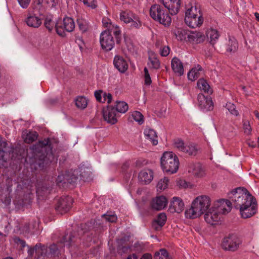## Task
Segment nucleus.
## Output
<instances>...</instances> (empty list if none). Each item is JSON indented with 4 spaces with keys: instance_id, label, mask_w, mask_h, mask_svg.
Wrapping results in <instances>:
<instances>
[{
    "instance_id": "f257e3e1",
    "label": "nucleus",
    "mask_w": 259,
    "mask_h": 259,
    "mask_svg": "<svg viewBox=\"0 0 259 259\" xmlns=\"http://www.w3.org/2000/svg\"><path fill=\"white\" fill-rule=\"evenodd\" d=\"M230 200L221 199L214 203L213 209H208L210 206L209 197L201 195L197 197L192 202L191 207L185 211L187 218L195 219L205 213L204 220L212 225L220 220L219 214H225L230 211L232 201L236 209H239L242 218H249L254 215L257 210L256 199L244 188L238 187L229 193Z\"/></svg>"
},
{
    "instance_id": "f03ea898",
    "label": "nucleus",
    "mask_w": 259,
    "mask_h": 259,
    "mask_svg": "<svg viewBox=\"0 0 259 259\" xmlns=\"http://www.w3.org/2000/svg\"><path fill=\"white\" fill-rule=\"evenodd\" d=\"M91 172L89 167L81 166L78 169H70L65 171V174H60L58 176L56 182L59 187L65 188L68 184L74 185L79 177L84 181L90 179Z\"/></svg>"
},
{
    "instance_id": "7ed1b4c3",
    "label": "nucleus",
    "mask_w": 259,
    "mask_h": 259,
    "mask_svg": "<svg viewBox=\"0 0 259 259\" xmlns=\"http://www.w3.org/2000/svg\"><path fill=\"white\" fill-rule=\"evenodd\" d=\"M80 243V237L76 236L75 232H71L69 234H65L57 243L53 244L49 248L48 257L58 255L59 253V248L67 246L71 254L78 255L77 250Z\"/></svg>"
},
{
    "instance_id": "20e7f679",
    "label": "nucleus",
    "mask_w": 259,
    "mask_h": 259,
    "mask_svg": "<svg viewBox=\"0 0 259 259\" xmlns=\"http://www.w3.org/2000/svg\"><path fill=\"white\" fill-rule=\"evenodd\" d=\"M117 219V216L114 213L107 212L103 214L100 219L94 221H92L88 223L81 225V229L83 233L91 230L94 225H95V227L99 228L100 230L104 229V228L107 227V223H114Z\"/></svg>"
},
{
    "instance_id": "39448f33",
    "label": "nucleus",
    "mask_w": 259,
    "mask_h": 259,
    "mask_svg": "<svg viewBox=\"0 0 259 259\" xmlns=\"http://www.w3.org/2000/svg\"><path fill=\"white\" fill-rule=\"evenodd\" d=\"M57 143L54 139H47L39 142L38 150L36 154V158L41 162H47L49 158L48 157L53 154V149L57 146Z\"/></svg>"
},
{
    "instance_id": "423d86ee",
    "label": "nucleus",
    "mask_w": 259,
    "mask_h": 259,
    "mask_svg": "<svg viewBox=\"0 0 259 259\" xmlns=\"http://www.w3.org/2000/svg\"><path fill=\"white\" fill-rule=\"evenodd\" d=\"M168 10H164L160 5L155 4L151 6L150 15L154 20L165 26H169L171 19L168 13Z\"/></svg>"
},
{
    "instance_id": "0eeeda50",
    "label": "nucleus",
    "mask_w": 259,
    "mask_h": 259,
    "mask_svg": "<svg viewBox=\"0 0 259 259\" xmlns=\"http://www.w3.org/2000/svg\"><path fill=\"white\" fill-rule=\"evenodd\" d=\"M241 243V238L236 234H232L224 238L222 247L226 250L234 251L238 249Z\"/></svg>"
},
{
    "instance_id": "6e6552de",
    "label": "nucleus",
    "mask_w": 259,
    "mask_h": 259,
    "mask_svg": "<svg viewBox=\"0 0 259 259\" xmlns=\"http://www.w3.org/2000/svg\"><path fill=\"white\" fill-rule=\"evenodd\" d=\"M112 30L108 29L103 31L100 37V41L102 48L106 51L111 50L114 46L115 42L111 34Z\"/></svg>"
},
{
    "instance_id": "1a4fd4ad",
    "label": "nucleus",
    "mask_w": 259,
    "mask_h": 259,
    "mask_svg": "<svg viewBox=\"0 0 259 259\" xmlns=\"http://www.w3.org/2000/svg\"><path fill=\"white\" fill-rule=\"evenodd\" d=\"M73 199L69 196H62L57 201L55 205L56 211L61 214L68 212L72 206Z\"/></svg>"
},
{
    "instance_id": "9d476101",
    "label": "nucleus",
    "mask_w": 259,
    "mask_h": 259,
    "mask_svg": "<svg viewBox=\"0 0 259 259\" xmlns=\"http://www.w3.org/2000/svg\"><path fill=\"white\" fill-rule=\"evenodd\" d=\"M44 25L49 31H51L54 27H55L56 32L59 35L64 36L65 35L64 29L62 28V23H59V22H55L53 20L52 15H49L46 16Z\"/></svg>"
},
{
    "instance_id": "9b49d317",
    "label": "nucleus",
    "mask_w": 259,
    "mask_h": 259,
    "mask_svg": "<svg viewBox=\"0 0 259 259\" xmlns=\"http://www.w3.org/2000/svg\"><path fill=\"white\" fill-rule=\"evenodd\" d=\"M104 119L108 123L114 124L117 122V114L115 107L112 106H108L103 109Z\"/></svg>"
},
{
    "instance_id": "f8f14e48",
    "label": "nucleus",
    "mask_w": 259,
    "mask_h": 259,
    "mask_svg": "<svg viewBox=\"0 0 259 259\" xmlns=\"http://www.w3.org/2000/svg\"><path fill=\"white\" fill-rule=\"evenodd\" d=\"M120 20L125 23L132 22V26L138 28L140 26L139 21L137 19L135 15L130 11H122L120 14Z\"/></svg>"
},
{
    "instance_id": "ddd939ff",
    "label": "nucleus",
    "mask_w": 259,
    "mask_h": 259,
    "mask_svg": "<svg viewBox=\"0 0 259 259\" xmlns=\"http://www.w3.org/2000/svg\"><path fill=\"white\" fill-rule=\"evenodd\" d=\"M164 7L168 10L171 15L177 14L181 6V0H159Z\"/></svg>"
},
{
    "instance_id": "4468645a",
    "label": "nucleus",
    "mask_w": 259,
    "mask_h": 259,
    "mask_svg": "<svg viewBox=\"0 0 259 259\" xmlns=\"http://www.w3.org/2000/svg\"><path fill=\"white\" fill-rule=\"evenodd\" d=\"M199 106L202 109L206 111L212 110L213 108V104L210 97L205 96L202 94H199L197 97Z\"/></svg>"
},
{
    "instance_id": "2eb2a0df",
    "label": "nucleus",
    "mask_w": 259,
    "mask_h": 259,
    "mask_svg": "<svg viewBox=\"0 0 259 259\" xmlns=\"http://www.w3.org/2000/svg\"><path fill=\"white\" fill-rule=\"evenodd\" d=\"M188 170L189 173L197 177H202L205 174V170L201 163H192Z\"/></svg>"
},
{
    "instance_id": "dca6fc26",
    "label": "nucleus",
    "mask_w": 259,
    "mask_h": 259,
    "mask_svg": "<svg viewBox=\"0 0 259 259\" xmlns=\"http://www.w3.org/2000/svg\"><path fill=\"white\" fill-rule=\"evenodd\" d=\"M167 204V200L165 196H159L153 198L151 202L153 209L159 210L163 209Z\"/></svg>"
},
{
    "instance_id": "f3484780",
    "label": "nucleus",
    "mask_w": 259,
    "mask_h": 259,
    "mask_svg": "<svg viewBox=\"0 0 259 259\" xmlns=\"http://www.w3.org/2000/svg\"><path fill=\"white\" fill-rule=\"evenodd\" d=\"M186 24L191 28H196L201 26L203 22L202 15L199 16H187L185 18Z\"/></svg>"
},
{
    "instance_id": "a211bd4d",
    "label": "nucleus",
    "mask_w": 259,
    "mask_h": 259,
    "mask_svg": "<svg viewBox=\"0 0 259 259\" xmlns=\"http://www.w3.org/2000/svg\"><path fill=\"white\" fill-rule=\"evenodd\" d=\"M117 252L121 255L125 253H129L132 252L131 246H130L128 241L124 239H120L117 240Z\"/></svg>"
},
{
    "instance_id": "6ab92c4d",
    "label": "nucleus",
    "mask_w": 259,
    "mask_h": 259,
    "mask_svg": "<svg viewBox=\"0 0 259 259\" xmlns=\"http://www.w3.org/2000/svg\"><path fill=\"white\" fill-rule=\"evenodd\" d=\"M169 208L172 212L180 213L184 208V203L179 197H174L170 201Z\"/></svg>"
},
{
    "instance_id": "aec40b11",
    "label": "nucleus",
    "mask_w": 259,
    "mask_h": 259,
    "mask_svg": "<svg viewBox=\"0 0 259 259\" xmlns=\"http://www.w3.org/2000/svg\"><path fill=\"white\" fill-rule=\"evenodd\" d=\"M113 63L115 67L121 73H124L128 68L126 60L121 56H115Z\"/></svg>"
},
{
    "instance_id": "412c9836",
    "label": "nucleus",
    "mask_w": 259,
    "mask_h": 259,
    "mask_svg": "<svg viewBox=\"0 0 259 259\" xmlns=\"http://www.w3.org/2000/svg\"><path fill=\"white\" fill-rule=\"evenodd\" d=\"M161 167L166 174H173L177 172L179 163H160Z\"/></svg>"
},
{
    "instance_id": "4be33fe9",
    "label": "nucleus",
    "mask_w": 259,
    "mask_h": 259,
    "mask_svg": "<svg viewBox=\"0 0 259 259\" xmlns=\"http://www.w3.org/2000/svg\"><path fill=\"white\" fill-rule=\"evenodd\" d=\"M166 221V216L164 213H160L152 222V227L156 231L160 230Z\"/></svg>"
},
{
    "instance_id": "5701e85b",
    "label": "nucleus",
    "mask_w": 259,
    "mask_h": 259,
    "mask_svg": "<svg viewBox=\"0 0 259 259\" xmlns=\"http://www.w3.org/2000/svg\"><path fill=\"white\" fill-rule=\"evenodd\" d=\"M27 25L32 28H38L42 24L41 19L35 15L30 14L25 20Z\"/></svg>"
},
{
    "instance_id": "b1692460",
    "label": "nucleus",
    "mask_w": 259,
    "mask_h": 259,
    "mask_svg": "<svg viewBox=\"0 0 259 259\" xmlns=\"http://www.w3.org/2000/svg\"><path fill=\"white\" fill-rule=\"evenodd\" d=\"M171 68L173 71L179 75L184 74V67L183 63L177 57L172 58L171 61Z\"/></svg>"
},
{
    "instance_id": "393cba45",
    "label": "nucleus",
    "mask_w": 259,
    "mask_h": 259,
    "mask_svg": "<svg viewBox=\"0 0 259 259\" xmlns=\"http://www.w3.org/2000/svg\"><path fill=\"white\" fill-rule=\"evenodd\" d=\"M38 137L37 132L35 131H28L25 130L23 132L22 138L26 143H31L36 140Z\"/></svg>"
},
{
    "instance_id": "a878e982",
    "label": "nucleus",
    "mask_w": 259,
    "mask_h": 259,
    "mask_svg": "<svg viewBox=\"0 0 259 259\" xmlns=\"http://www.w3.org/2000/svg\"><path fill=\"white\" fill-rule=\"evenodd\" d=\"M139 177L146 184H149L153 178V171L150 169H144L140 172Z\"/></svg>"
},
{
    "instance_id": "bb28decb",
    "label": "nucleus",
    "mask_w": 259,
    "mask_h": 259,
    "mask_svg": "<svg viewBox=\"0 0 259 259\" xmlns=\"http://www.w3.org/2000/svg\"><path fill=\"white\" fill-rule=\"evenodd\" d=\"M35 257L37 259L44 257L45 256L48 257V250L47 247L41 244H36L35 245Z\"/></svg>"
},
{
    "instance_id": "cd10ccee",
    "label": "nucleus",
    "mask_w": 259,
    "mask_h": 259,
    "mask_svg": "<svg viewBox=\"0 0 259 259\" xmlns=\"http://www.w3.org/2000/svg\"><path fill=\"white\" fill-rule=\"evenodd\" d=\"M188 38L191 42L199 44L203 41L204 35L200 32H191V34L188 35Z\"/></svg>"
},
{
    "instance_id": "c85d7f7f",
    "label": "nucleus",
    "mask_w": 259,
    "mask_h": 259,
    "mask_svg": "<svg viewBox=\"0 0 259 259\" xmlns=\"http://www.w3.org/2000/svg\"><path fill=\"white\" fill-rule=\"evenodd\" d=\"M144 135L147 139L150 140L153 145H156L158 144V137L154 130L151 128H145Z\"/></svg>"
},
{
    "instance_id": "c756f323",
    "label": "nucleus",
    "mask_w": 259,
    "mask_h": 259,
    "mask_svg": "<svg viewBox=\"0 0 259 259\" xmlns=\"http://www.w3.org/2000/svg\"><path fill=\"white\" fill-rule=\"evenodd\" d=\"M179 162V158L175 153L171 151L164 152L160 158V162Z\"/></svg>"
},
{
    "instance_id": "7c9ffc66",
    "label": "nucleus",
    "mask_w": 259,
    "mask_h": 259,
    "mask_svg": "<svg viewBox=\"0 0 259 259\" xmlns=\"http://www.w3.org/2000/svg\"><path fill=\"white\" fill-rule=\"evenodd\" d=\"M62 28L67 32H72L75 28V24L73 20L70 17H65L63 21Z\"/></svg>"
},
{
    "instance_id": "2f4dec72",
    "label": "nucleus",
    "mask_w": 259,
    "mask_h": 259,
    "mask_svg": "<svg viewBox=\"0 0 259 259\" xmlns=\"http://www.w3.org/2000/svg\"><path fill=\"white\" fill-rule=\"evenodd\" d=\"M238 48V41L234 37L230 36L227 45V51L230 53L236 52Z\"/></svg>"
},
{
    "instance_id": "473e14b6",
    "label": "nucleus",
    "mask_w": 259,
    "mask_h": 259,
    "mask_svg": "<svg viewBox=\"0 0 259 259\" xmlns=\"http://www.w3.org/2000/svg\"><path fill=\"white\" fill-rule=\"evenodd\" d=\"M199 150V148L196 145L190 144L185 146L183 152L189 156H196Z\"/></svg>"
},
{
    "instance_id": "72a5a7b5",
    "label": "nucleus",
    "mask_w": 259,
    "mask_h": 259,
    "mask_svg": "<svg viewBox=\"0 0 259 259\" xmlns=\"http://www.w3.org/2000/svg\"><path fill=\"white\" fill-rule=\"evenodd\" d=\"M202 67L198 65L197 67L193 68L188 73V78L192 81L197 79L200 75V71H202Z\"/></svg>"
},
{
    "instance_id": "f704fd0d",
    "label": "nucleus",
    "mask_w": 259,
    "mask_h": 259,
    "mask_svg": "<svg viewBox=\"0 0 259 259\" xmlns=\"http://www.w3.org/2000/svg\"><path fill=\"white\" fill-rule=\"evenodd\" d=\"M206 35L209 39V42L212 45H214L219 37V34L216 29H210L206 32Z\"/></svg>"
},
{
    "instance_id": "c9c22d12",
    "label": "nucleus",
    "mask_w": 259,
    "mask_h": 259,
    "mask_svg": "<svg viewBox=\"0 0 259 259\" xmlns=\"http://www.w3.org/2000/svg\"><path fill=\"white\" fill-rule=\"evenodd\" d=\"M197 85L201 90L203 91L205 93H207V94L212 93V90L209 85L203 78L199 79L197 82Z\"/></svg>"
},
{
    "instance_id": "e433bc0d",
    "label": "nucleus",
    "mask_w": 259,
    "mask_h": 259,
    "mask_svg": "<svg viewBox=\"0 0 259 259\" xmlns=\"http://www.w3.org/2000/svg\"><path fill=\"white\" fill-rule=\"evenodd\" d=\"M153 259H172L168 252L165 249H160L156 251Z\"/></svg>"
},
{
    "instance_id": "4c0bfd02",
    "label": "nucleus",
    "mask_w": 259,
    "mask_h": 259,
    "mask_svg": "<svg viewBox=\"0 0 259 259\" xmlns=\"http://www.w3.org/2000/svg\"><path fill=\"white\" fill-rule=\"evenodd\" d=\"M128 108V105L124 101L116 102V107L115 108L116 112L124 113L126 112Z\"/></svg>"
},
{
    "instance_id": "58836bf2",
    "label": "nucleus",
    "mask_w": 259,
    "mask_h": 259,
    "mask_svg": "<svg viewBox=\"0 0 259 259\" xmlns=\"http://www.w3.org/2000/svg\"><path fill=\"white\" fill-rule=\"evenodd\" d=\"M200 15H202L200 13V10L199 8H198L196 5L194 6H191L190 8H189L186 12L185 17L187 16H199Z\"/></svg>"
},
{
    "instance_id": "ea45409f",
    "label": "nucleus",
    "mask_w": 259,
    "mask_h": 259,
    "mask_svg": "<svg viewBox=\"0 0 259 259\" xmlns=\"http://www.w3.org/2000/svg\"><path fill=\"white\" fill-rule=\"evenodd\" d=\"M175 35L178 40H183L188 37L189 34L187 30L182 28H179L175 31Z\"/></svg>"
},
{
    "instance_id": "a19ab883",
    "label": "nucleus",
    "mask_w": 259,
    "mask_h": 259,
    "mask_svg": "<svg viewBox=\"0 0 259 259\" xmlns=\"http://www.w3.org/2000/svg\"><path fill=\"white\" fill-rule=\"evenodd\" d=\"M75 105L78 108L83 109L85 108L88 105L87 99L82 96L78 97L75 99Z\"/></svg>"
},
{
    "instance_id": "79ce46f5",
    "label": "nucleus",
    "mask_w": 259,
    "mask_h": 259,
    "mask_svg": "<svg viewBox=\"0 0 259 259\" xmlns=\"http://www.w3.org/2000/svg\"><path fill=\"white\" fill-rule=\"evenodd\" d=\"M132 252L134 253H139L143 251L145 248V245L143 242H137L133 246H131Z\"/></svg>"
},
{
    "instance_id": "37998d69",
    "label": "nucleus",
    "mask_w": 259,
    "mask_h": 259,
    "mask_svg": "<svg viewBox=\"0 0 259 259\" xmlns=\"http://www.w3.org/2000/svg\"><path fill=\"white\" fill-rule=\"evenodd\" d=\"M169 180L167 178L164 177L163 179L160 180L157 185L158 190L162 191L165 189L167 186Z\"/></svg>"
},
{
    "instance_id": "c03bdc74",
    "label": "nucleus",
    "mask_w": 259,
    "mask_h": 259,
    "mask_svg": "<svg viewBox=\"0 0 259 259\" xmlns=\"http://www.w3.org/2000/svg\"><path fill=\"white\" fill-rule=\"evenodd\" d=\"M51 190L49 187L43 186L41 188L38 187L36 190V193L38 196L42 197H46L48 194L50 193Z\"/></svg>"
},
{
    "instance_id": "a18cd8bd",
    "label": "nucleus",
    "mask_w": 259,
    "mask_h": 259,
    "mask_svg": "<svg viewBox=\"0 0 259 259\" xmlns=\"http://www.w3.org/2000/svg\"><path fill=\"white\" fill-rule=\"evenodd\" d=\"M132 116L133 119L137 122H138L140 124H141L143 123V115L142 114L141 112L138 111H135L132 113Z\"/></svg>"
},
{
    "instance_id": "49530a36",
    "label": "nucleus",
    "mask_w": 259,
    "mask_h": 259,
    "mask_svg": "<svg viewBox=\"0 0 259 259\" xmlns=\"http://www.w3.org/2000/svg\"><path fill=\"white\" fill-rule=\"evenodd\" d=\"M77 23L79 29L83 32H85L88 30V26L87 21L83 19H78Z\"/></svg>"
},
{
    "instance_id": "de8ad7c7",
    "label": "nucleus",
    "mask_w": 259,
    "mask_h": 259,
    "mask_svg": "<svg viewBox=\"0 0 259 259\" xmlns=\"http://www.w3.org/2000/svg\"><path fill=\"white\" fill-rule=\"evenodd\" d=\"M174 145L175 148H177L178 150L184 152L185 146L183 140L179 139L175 140Z\"/></svg>"
},
{
    "instance_id": "09e8293b",
    "label": "nucleus",
    "mask_w": 259,
    "mask_h": 259,
    "mask_svg": "<svg viewBox=\"0 0 259 259\" xmlns=\"http://www.w3.org/2000/svg\"><path fill=\"white\" fill-rule=\"evenodd\" d=\"M110 30H112V32H113L114 35H115L117 44H120L121 40V31L120 30L119 27L116 26L113 30L112 29H111Z\"/></svg>"
},
{
    "instance_id": "8fccbe9b",
    "label": "nucleus",
    "mask_w": 259,
    "mask_h": 259,
    "mask_svg": "<svg viewBox=\"0 0 259 259\" xmlns=\"http://www.w3.org/2000/svg\"><path fill=\"white\" fill-rule=\"evenodd\" d=\"M226 107L232 114L235 116H237L238 115V112L236 110L235 106L234 104L230 102L227 103L226 104Z\"/></svg>"
},
{
    "instance_id": "3c124183",
    "label": "nucleus",
    "mask_w": 259,
    "mask_h": 259,
    "mask_svg": "<svg viewBox=\"0 0 259 259\" xmlns=\"http://www.w3.org/2000/svg\"><path fill=\"white\" fill-rule=\"evenodd\" d=\"M149 59L150 61L151 67L155 69H158L160 68V62L159 60L155 57H149Z\"/></svg>"
},
{
    "instance_id": "603ef678",
    "label": "nucleus",
    "mask_w": 259,
    "mask_h": 259,
    "mask_svg": "<svg viewBox=\"0 0 259 259\" xmlns=\"http://www.w3.org/2000/svg\"><path fill=\"white\" fill-rule=\"evenodd\" d=\"M14 241L17 246L21 249H23L26 246V242L24 240L21 239L19 237H16L14 238Z\"/></svg>"
},
{
    "instance_id": "864d4df0",
    "label": "nucleus",
    "mask_w": 259,
    "mask_h": 259,
    "mask_svg": "<svg viewBox=\"0 0 259 259\" xmlns=\"http://www.w3.org/2000/svg\"><path fill=\"white\" fill-rule=\"evenodd\" d=\"M83 3L86 6L92 9H95L97 7V0H83Z\"/></svg>"
},
{
    "instance_id": "5fc2aeb1",
    "label": "nucleus",
    "mask_w": 259,
    "mask_h": 259,
    "mask_svg": "<svg viewBox=\"0 0 259 259\" xmlns=\"http://www.w3.org/2000/svg\"><path fill=\"white\" fill-rule=\"evenodd\" d=\"M144 78H145V83L146 85H150L151 83V79L150 76V74L148 72V69L146 67H145L144 69Z\"/></svg>"
},
{
    "instance_id": "6e6d98bb",
    "label": "nucleus",
    "mask_w": 259,
    "mask_h": 259,
    "mask_svg": "<svg viewBox=\"0 0 259 259\" xmlns=\"http://www.w3.org/2000/svg\"><path fill=\"white\" fill-rule=\"evenodd\" d=\"M170 52V48L168 46H164L160 50V53L162 56L166 57Z\"/></svg>"
},
{
    "instance_id": "4d7b16f0",
    "label": "nucleus",
    "mask_w": 259,
    "mask_h": 259,
    "mask_svg": "<svg viewBox=\"0 0 259 259\" xmlns=\"http://www.w3.org/2000/svg\"><path fill=\"white\" fill-rule=\"evenodd\" d=\"M19 5L23 9H26L31 1V0H17Z\"/></svg>"
},
{
    "instance_id": "13d9d810",
    "label": "nucleus",
    "mask_w": 259,
    "mask_h": 259,
    "mask_svg": "<svg viewBox=\"0 0 259 259\" xmlns=\"http://www.w3.org/2000/svg\"><path fill=\"white\" fill-rule=\"evenodd\" d=\"M43 1L44 0H35L32 5L33 8L34 9L39 8L41 6Z\"/></svg>"
},
{
    "instance_id": "bf43d9fd",
    "label": "nucleus",
    "mask_w": 259,
    "mask_h": 259,
    "mask_svg": "<svg viewBox=\"0 0 259 259\" xmlns=\"http://www.w3.org/2000/svg\"><path fill=\"white\" fill-rule=\"evenodd\" d=\"M177 184L180 187L182 188H187L189 186V184L185 180L182 179L179 180Z\"/></svg>"
},
{
    "instance_id": "052dcab7",
    "label": "nucleus",
    "mask_w": 259,
    "mask_h": 259,
    "mask_svg": "<svg viewBox=\"0 0 259 259\" xmlns=\"http://www.w3.org/2000/svg\"><path fill=\"white\" fill-rule=\"evenodd\" d=\"M243 128L244 132L247 134H249L251 132V127L249 124L247 122H244L243 124Z\"/></svg>"
},
{
    "instance_id": "680f3d73",
    "label": "nucleus",
    "mask_w": 259,
    "mask_h": 259,
    "mask_svg": "<svg viewBox=\"0 0 259 259\" xmlns=\"http://www.w3.org/2000/svg\"><path fill=\"white\" fill-rule=\"evenodd\" d=\"M103 93V91L101 90L96 91L95 92V96L97 99V100L99 102H101L102 96L101 95Z\"/></svg>"
},
{
    "instance_id": "e2e57ef3",
    "label": "nucleus",
    "mask_w": 259,
    "mask_h": 259,
    "mask_svg": "<svg viewBox=\"0 0 259 259\" xmlns=\"http://www.w3.org/2000/svg\"><path fill=\"white\" fill-rule=\"evenodd\" d=\"M104 100L105 101L107 100V102L108 104H110L111 102L112 96L111 94L104 93Z\"/></svg>"
},
{
    "instance_id": "0e129e2a",
    "label": "nucleus",
    "mask_w": 259,
    "mask_h": 259,
    "mask_svg": "<svg viewBox=\"0 0 259 259\" xmlns=\"http://www.w3.org/2000/svg\"><path fill=\"white\" fill-rule=\"evenodd\" d=\"M48 4L51 5L52 7H54L58 3V0H46Z\"/></svg>"
},
{
    "instance_id": "69168bd1",
    "label": "nucleus",
    "mask_w": 259,
    "mask_h": 259,
    "mask_svg": "<svg viewBox=\"0 0 259 259\" xmlns=\"http://www.w3.org/2000/svg\"><path fill=\"white\" fill-rule=\"evenodd\" d=\"M23 231L26 232H31V227L29 223H26L24 226V228L23 229Z\"/></svg>"
},
{
    "instance_id": "338daca9",
    "label": "nucleus",
    "mask_w": 259,
    "mask_h": 259,
    "mask_svg": "<svg viewBox=\"0 0 259 259\" xmlns=\"http://www.w3.org/2000/svg\"><path fill=\"white\" fill-rule=\"evenodd\" d=\"M34 252H35V246L34 247H29L28 254L30 256H33Z\"/></svg>"
},
{
    "instance_id": "774afa93",
    "label": "nucleus",
    "mask_w": 259,
    "mask_h": 259,
    "mask_svg": "<svg viewBox=\"0 0 259 259\" xmlns=\"http://www.w3.org/2000/svg\"><path fill=\"white\" fill-rule=\"evenodd\" d=\"M140 259H152V256L150 253H144Z\"/></svg>"
}]
</instances>
